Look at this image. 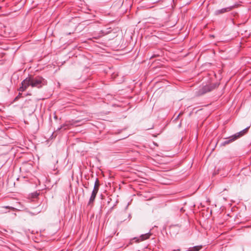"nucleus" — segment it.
<instances>
[{
	"label": "nucleus",
	"instance_id": "obj_1",
	"mask_svg": "<svg viewBox=\"0 0 251 251\" xmlns=\"http://www.w3.org/2000/svg\"><path fill=\"white\" fill-rule=\"evenodd\" d=\"M47 84V80L43 77L37 76H29L25 79L21 83V86L19 88L20 92L25 91L29 86L32 87L41 88Z\"/></svg>",
	"mask_w": 251,
	"mask_h": 251
},
{
	"label": "nucleus",
	"instance_id": "obj_2",
	"mask_svg": "<svg viewBox=\"0 0 251 251\" xmlns=\"http://www.w3.org/2000/svg\"><path fill=\"white\" fill-rule=\"evenodd\" d=\"M249 127L250 126L247 127L246 128L244 129L243 130L240 131V132H238L228 137V138H225V140L221 142V146H225L226 145L230 144L231 143L234 142L238 138L241 137L242 136H243L247 133Z\"/></svg>",
	"mask_w": 251,
	"mask_h": 251
},
{
	"label": "nucleus",
	"instance_id": "obj_3",
	"mask_svg": "<svg viewBox=\"0 0 251 251\" xmlns=\"http://www.w3.org/2000/svg\"><path fill=\"white\" fill-rule=\"evenodd\" d=\"M218 86L216 83L211 84L202 86L196 92V95L197 96L203 95L208 92H209L216 88Z\"/></svg>",
	"mask_w": 251,
	"mask_h": 251
},
{
	"label": "nucleus",
	"instance_id": "obj_4",
	"mask_svg": "<svg viewBox=\"0 0 251 251\" xmlns=\"http://www.w3.org/2000/svg\"><path fill=\"white\" fill-rule=\"evenodd\" d=\"M83 120H72V121H69L68 122H67L65 124H63L61 126V127L59 128V129L63 128L64 130L67 129L70 126H79L83 124L82 122Z\"/></svg>",
	"mask_w": 251,
	"mask_h": 251
},
{
	"label": "nucleus",
	"instance_id": "obj_5",
	"mask_svg": "<svg viewBox=\"0 0 251 251\" xmlns=\"http://www.w3.org/2000/svg\"><path fill=\"white\" fill-rule=\"evenodd\" d=\"M151 235V233L150 232H148L146 234H142L141 235H140L139 238L134 237L132 239L130 240V241L126 245V247H128L130 245L132 244L133 240H136V242H139L140 241H143L149 239Z\"/></svg>",
	"mask_w": 251,
	"mask_h": 251
},
{
	"label": "nucleus",
	"instance_id": "obj_6",
	"mask_svg": "<svg viewBox=\"0 0 251 251\" xmlns=\"http://www.w3.org/2000/svg\"><path fill=\"white\" fill-rule=\"evenodd\" d=\"M230 9H231V8H229V7L224 8H222L221 9H218L215 11L214 14L215 15H220L221 14H223L224 13H226V12L230 11Z\"/></svg>",
	"mask_w": 251,
	"mask_h": 251
},
{
	"label": "nucleus",
	"instance_id": "obj_7",
	"mask_svg": "<svg viewBox=\"0 0 251 251\" xmlns=\"http://www.w3.org/2000/svg\"><path fill=\"white\" fill-rule=\"evenodd\" d=\"M97 193H98L97 192H95V191H92L91 197L89 199L88 204H90L94 201Z\"/></svg>",
	"mask_w": 251,
	"mask_h": 251
},
{
	"label": "nucleus",
	"instance_id": "obj_8",
	"mask_svg": "<svg viewBox=\"0 0 251 251\" xmlns=\"http://www.w3.org/2000/svg\"><path fill=\"white\" fill-rule=\"evenodd\" d=\"M100 185V184L99 179L96 178L93 191L98 192Z\"/></svg>",
	"mask_w": 251,
	"mask_h": 251
},
{
	"label": "nucleus",
	"instance_id": "obj_9",
	"mask_svg": "<svg viewBox=\"0 0 251 251\" xmlns=\"http://www.w3.org/2000/svg\"><path fill=\"white\" fill-rule=\"evenodd\" d=\"M202 248V246H196L188 249L186 251H199Z\"/></svg>",
	"mask_w": 251,
	"mask_h": 251
},
{
	"label": "nucleus",
	"instance_id": "obj_10",
	"mask_svg": "<svg viewBox=\"0 0 251 251\" xmlns=\"http://www.w3.org/2000/svg\"><path fill=\"white\" fill-rule=\"evenodd\" d=\"M180 115H181V113H180L177 115V117H176L174 119V121H176L178 119V117H179V116H180Z\"/></svg>",
	"mask_w": 251,
	"mask_h": 251
},
{
	"label": "nucleus",
	"instance_id": "obj_11",
	"mask_svg": "<svg viewBox=\"0 0 251 251\" xmlns=\"http://www.w3.org/2000/svg\"><path fill=\"white\" fill-rule=\"evenodd\" d=\"M22 95V94L19 93L18 96L15 99H17L18 98V97L20 96V95Z\"/></svg>",
	"mask_w": 251,
	"mask_h": 251
},
{
	"label": "nucleus",
	"instance_id": "obj_12",
	"mask_svg": "<svg viewBox=\"0 0 251 251\" xmlns=\"http://www.w3.org/2000/svg\"><path fill=\"white\" fill-rule=\"evenodd\" d=\"M180 126H181V123L179 125V126L180 127Z\"/></svg>",
	"mask_w": 251,
	"mask_h": 251
}]
</instances>
